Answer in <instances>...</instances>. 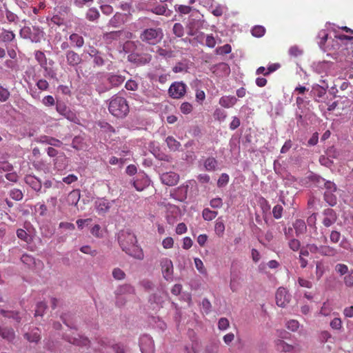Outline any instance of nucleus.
Instances as JSON below:
<instances>
[{"label": "nucleus", "instance_id": "obj_1", "mask_svg": "<svg viewBox=\"0 0 353 353\" xmlns=\"http://www.w3.org/2000/svg\"><path fill=\"white\" fill-rule=\"evenodd\" d=\"M118 241L122 250L127 254L139 260L143 259V252L137 245V237L133 233L121 231L118 236Z\"/></svg>", "mask_w": 353, "mask_h": 353}, {"label": "nucleus", "instance_id": "obj_2", "mask_svg": "<svg viewBox=\"0 0 353 353\" xmlns=\"http://www.w3.org/2000/svg\"><path fill=\"white\" fill-rule=\"evenodd\" d=\"M108 110L114 117L123 118L129 113L130 107L125 98L115 94L110 99Z\"/></svg>", "mask_w": 353, "mask_h": 353}, {"label": "nucleus", "instance_id": "obj_3", "mask_svg": "<svg viewBox=\"0 0 353 353\" xmlns=\"http://www.w3.org/2000/svg\"><path fill=\"white\" fill-rule=\"evenodd\" d=\"M321 239V241L325 243L324 245L318 246L314 243H310L306 245V248L309 250L310 253L319 254L325 256H334L338 254V251L336 248L326 244L327 239L325 236H322Z\"/></svg>", "mask_w": 353, "mask_h": 353}, {"label": "nucleus", "instance_id": "obj_4", "mask_svg": "<svg viewBox=\"0 0 353 353\" xmlns=\"http://www.w3.org/2000/svg\"><path fill=\"white\" fill-rule=\"evenodd\" d=\"M163 37V31L160 28H146L139 36L141 41L148 45H156L160 42Z\"/></svg>", "mask_w": 353, "mask_h": 353}, {"label": "nucleus", "instance_id": "obj_5", "mask_svg": "<svg viewBox=\"0 0 353 353\" xmlns=\"http://www.w3.org/2000/svg\"><path fill=\"white\" fill-rule=\"evenodd\" d=\"M69 334H65L66 340L74 345L79 346H88L90 345V341L87 337L80 335L76 332V329L70 327Z\"/></svg>", "mask_w": 353, "mask_h": 353}, {"label": "nucleus", "instance_id": "obj_6", "mask_svg": "<svg viewBox=\"0 0 353 353\" xmlns=\"http://www.w3.org/2000/svg\"><path fill=\"white\" fill-rule=\"evenodd\" d=\"M160 266L163 278L166 281H172L174 272L172 261L168 258H163L160 260Z\"/></svg>", "mask_w": 353, "mask_h": 353}, {"label": "nucleus", "instance_id": "obj_7", "mask_svg": "<svg viewBox=\"0 0 353 353\" xmlns=\"http://www.w3.org/2000/svg\"><path fill=\"white\" fill-rule=\"evenodd\" d=\"M186 92V85L183 82H174L168 90L169 95L173 99H180Z\"/></svg>", "mask_w": 353, "mask_h": 353}, {"label": "nucleus", "instance_id": "obj_8", "mask_svg": "<svg viewBox=\"0 0 353 353\" xmlns=\"http://www.w3.org/2000/svg\"><path fill=\"white\" fill-rule=\"evenodd\" d=\"M140 349L142 353H154V341L149 335H143L140 339Z\"/></svg>", "mask_w": 353, "mask_h": 353}, {"label": "nucleus", "instance_id": "obj_9", "mask_svg": "<svg viewBox=\"0 0 353 353\" xmlns=\"http://www.w3.org/2000/svg\"><path fill=\"white\" fill-rule=\"evenodd\" d=\"M290 294L284 288H279L275 295L276 305L279 307H284L290 301Z\"/></svg>", "mask_w": 353, "mask_h": 353}, {"label": "nucleus", "instance_id": "obj_10", "mask_svg": "<svg viewBox=\"0 0 353 353\" xmlns=\"http://www.w3.org/2000/svg\"><path fill=\"white\" fill-rule=\"evenodd\" d=\"M322 223L328 228L333 225L337 220V215L335 211L331 208H326L323 212Z\"/></svg>", "mask_w": 353, "mask_h": 353}, {"label": "nucleus", "instance_id": "obj_11", "mask_svg": "<svg viewBox=\"0 0 353 353\" xmlns=\"http://www.w3.org/2000/svg\"><path fill=\"white\" fill-rule=\"evenodd\" d=\"M179 180L178 174L174 172H165L161 176V182L168 186L175 185Z\"/></svg>", "mask_w": 353, "mask_h": 353}, {"label": "nucleus", "instance_id": "obj_12", "mask_svg": "<svg viewBox=\"0 0 353 353\" xmlns=\"http://www.w3.org/2000/svg\"><path fill=\"white\" fill-rule=\"evenodd\" d=\"M128 59L130 61L141 65L148 63L151 61L152 57L150 54H131L128 56Z\"/></svg>", "mask_w": 353, "mask_h": 353}, {"label": "nucleus", "instance_id": "obj_13", "mask_svg": "<svg viewBox=\"0 0 353 353\" xmlns=\"http://www.w3.org/2000/svg\"><path fill=\"white\" fill-rule=\"evenodd\" d=\"M132 184L137 191L141 192L149 186L150 180L145 174H141L139 175L137 179L133 181Z\"/></svg>", "mask_w": 353, "mask_h": 353}, {"label": "nucleus", "instance_id": "obj_14", "mask_svg": "<svg viewBox=\"0 0 353 353\" xmlns=\"http://www.w3.org/2000/svg\"><path fill=\"white\" fill-rule=\"evenodd\" d=\"M24 181L27 185L32 188L36 192H39L41 191L42 184L41 181L33 175H26L24 177Z\"/></svg>", "mask_w": 353, "mask_h": 353}, {"label": "nucleus", "instance_id": "obj_15", "mask_svg": "<svg viewBox=\"0 0 353 353\" xmlns=\"http://www.w3.org/2000/svg\"><path fill=\"white\" fill-rule=\"evenodd\" d=\"M67 63L70 66H76L79 65L81 61V57L73 50H68L65 53Z\"/></svg>", "mask_w": 353, "mask_h": 353}, {"label": "nucleus", "instance_id": "obj_16", "mask_svg": "<svg viewBox=\"0 0 353 353\" xmlns=\"http://www.w3.org/2000/svg\"><path fill=\"white\" fill-rule=\"evenodd\" d=\"M127 14H122L121 12H117L110 19L109 21V24L114 28L119 26L121 24H123L127 19Z\"/></svg>", "mask_w": 353, "mask_h": 353}, {"label": "nucleus", "instance_id": "obj_17", "mask_svg": "<svg viewBox=\"0 0 353 353\" xmlns=\"http://www.w3.org/2000/svg\"><path fill=\"white\" fill-rule=\"evenodd\" d=\"M95 207L99 214H105L110 210L111 204L106 199H100L96 201Z\"/></svg>", "mask_w": 353, "mask_h": 353}, {"label": "nucleus", "instance_id": "obj_18", "mask_svg": "<svg viewBox=\"0 0 353 353\" xmlns=\"http://www.w3.org/2000/svg\"><path fill=\"white\" fill-rule=\"evenodd\" d=\"M0 336L8 342L12 341L15 338V333L12 328L0 326Z\"/></svg>", "mask_w": 353, "mask_h": 353}, {"label": "nucleus", "instance_id": "obj_19", "mask_svg": "<svg viewBox=\"0 0 353 353\" xmlns=\"http://www.w3.org/2000/svg\"><path fill=\"white\" fill-rule=\"evenodd\" d=\"M238 99L234 96H223L219 99V104L225 108L233 107L237 102Z\"/></svg>", "mask_w": 353, "mask_h": 353}, {"label": "nucleus", "instance_id": "obj_20", "mask_svg": "<svg viewBox=\"0 0 353 353\" xmlns=\"http://www.w3.org/2000/svg\"><path fill=\"white\" fill-rule=\"evenodd\" d=\"M275 346L276 350L283 352H291L294 351L295 347L292 345L287 343L281 339L275 341Z\"/></svg>", "mask_w": 353, "mask_h": 353}, {"label": "nucleus", "instance_id": "obj_21", "mask_svg": "<svg viewBox=\"0 0 353 353\" xmlns=\"http://www.w3.org/2000/svg\"><path fill=\"white\" fill-rule=\"evenodd\" d=\"M152 13L158 15L169 16L170 11L168 9L166 4H159L153 6L150 10Z\"/></svg>", "mask_w": 353, "mask_h": 353}, {"label": "nucleus", "instance_id": "obj_22", "mask_svg": "<svg viewBox=\"0 0 353 353\" xmlns=\"http://www.w3.org/2000/svg\"><path fill=\"white\" fill-rule=\"evenodd\" d=\"M24 337L30 343H38L41 339L40 331L34 328L30 332L26 333Z\"/></svg>", "mask_w": 353, "mask_h": 353}, {"label": "nucleus", "instance_id": "obj_23", "mask_svg": "<svg viewBox=\"0 0 353 353\" xmlns=\"http://www.w3.org/2000/svg\"><path fill=\"white\" fill-rule=\"evenodd\" d=\"M296 236L303 234L307 230V226L303 220L297 219L293 224Z\"/></svg>", "mask_w": 353, "mask_h": 353}, {"label": "nucleus", "instance_id": "obj_24", "mask_svg": "<svg viewBox=\"0 0 353 353\" xmlns=\"http://www.w3.org/2000/svg\"><path fill=\"white\" fill-rule=\"evenodd\" d=\"M0 314L5 318L12 319L16 322L19 323L21 321V316L19 313L17 311L5 310L3 309L0 310Z\"/></svg>", "mask_w": 353, "mask_h": 353}, {"label": "nucleus", "instance_id": "obj_25", "mask_svg": "<svg viewBox=\"0 0 353 353\" xmlns=\"http://www.w3.org/2000/svg\"><path fill=\"white\" fill-rule=\"evenodd\" d=\"M124 34V31L123 30H118V31H112L110 32H106L103 35V39L107 42H112L114 40H117L122 37L123 34Z\"/></svg>", "mask_w": 353, "mask_h": 353}, {"label": "nucleus", "instance_id": "obj_26", "mask_svg": "<svg viewBox=\"0 0 353 353\" xmlns=\"http://www.w3.org/2000/svg\"><path fill=\"white\" fill-rule=\"evenodd\" d=\"M69 39L71 41L72 44L78 48L83 47V46L84 45V39L83 37L77 33H72V34H70Z\"/></svg>", "mask_w": 353, "mask_h": 353}, {"label": "nucleus", "instance_id": "obj_27", "mask_svg": "<svg viewBox=\"0 0 353 353\" xmlns=\"http://www.w3.org/2000/svg\"><path fill=\"white\" fill-rule=\"evenodd\" d=\"M108 81L111 85L117 87L123 83L125 77L120 74H110L108 78Z\"/></svg>", "mask_w": 353, "mask_h": 353}, {"label": "nucleus", "instance_id": "obj_28", "mask_svg": "<svg viewBox=\"0 0 353 353\" xmlns=\"http://www.w3.org/2000/svg\"><path fill=\"white\" fill-rule=\"evenodd\" d=\"M217 166V161L214 157H208L204 161V167L207 171H214Z\"/></svg>", "mask_w": 353, "mask_h": 353}, {"label": "nucleus", "instance_id": "obj_29", "mask_svg": "<svg viewBox=\"0 0 353 353\" xmlns=\"http://www.w3.org/2000/svg\"><path fill=\"white\" fill-rule=\"evenodd\" d=\"M35 59L40 65L47 71V59L45 54L43 52L38 50L35 52Z\"/></svg>", "mask_w": 353, "mask_h": 353}, {"label": "nucleus", "instance_id": "obj_30", "mask_svg": "<svg viewBox=\"0 0 353 353\" xmlns=\"http://www.w3.org/2000/svg\"><path fill=\"white\" fill-rule=\"evenodd\" d=\"M165 141L168 148L173 151L178 150L181 146V143L171 136L168 137L165 139Z\"/></svg>", "mask_w": 353, "mask_h": 353}, {"label": "nucleus", "instance_id": "obj_31", "mask_svg": "<svg viewBox=\"0 0 353 353\" xmlns=\"http://www.w3.org/2000/svg\"><path fill=\"white\" fill-rule=\"evenodd\" d=\"M214 231L219 237H222L225 231V225L221 218H219L215 223Z\"/></svg>", "mask_w": 353, "mask_h": 353}, {"label": "nucleus", "instance_id": "obj_32", "mask_svg": "<svg viewBox=\"0 0 353 353\" xmlns=\"http://www.w3.org/2000/svg\"><path fill=\"white\" fill-rule=\"evenodd\" d=\"M217 214H218V212L216 211H212V210H210L209 208H205L203 210L202 215H203V218L205 221H212L216 216Z\"/></svg>", "mask_w": 353, "mask_h": 353}, {"label": "nucleus", "instance_id": "obj_33", "mask_svg": "<svg viewBox=\"0 0 353 353\" xmlns=\"http://www.w3.org/2000/svg\"><path fill=\"white\" fill-rule=\"evenodd\" d=\"M251 32L255 37H261L265 33V28L262 26H255L252 28Z\"/></svg>", "mask_w": 353, "mask_h": 353}, {"label": "nucleus", "instance_id": "obj_34", "mask_svg": "<svg viewBox=\"0 0 353 353\" xmlns=\"http://www.w3.org/2000/svg\"><path fill=\"white\" fill-rule=\"evenodd\" d=\"M21 260L24 264L27 265L28 267H32L36 264L35 259L28 254H23L21 258Z\"/></svg>", "mask_w": 353, "mask_h": 353}, {"label": "nucleus", "instance_id": "obj_35", "mask_svg": "<svg viewBox=\"0 0 353 353\" xmlns=\"http://www.w3.org/2000/svg\"><path fill=\"white\" fill-rule=\"evenodd\" d=\"M172 32L177 37H182L184 35V28L180 23H176L173 26Z\"/></svg>", "mask_w": 353, "mask_h": 353}, {"label": "nucleus", "instance_id": "obj_36", "mask_svg": "<svg viewBox=\"0 0 353 353\" xmlns=\"http://www.w3.org/2000/svg\"><path fill=\"white\" fill-rule=\"evenodd\" d=\"M46 308H47V305H46V303H44L43 301L39 302L37 304L34 316H42L43 315Z\"/></svg>", "mask_w": 353, "mask_h": 353}, {"label": "nucleus", "instance_id": "obj_37", "mask_svg": "<svg viewBox=\"0 0 353 353\" xmlns=\"http://www.w3.org/2000/svg\"><path fill=\"white\" fill-rule=\"evenodd\" d=\"M10 196L15 201H21L23 197V194L21 190L14 188L10 191Z\"/></svg>", "mask_w": 353, "mask_h": 353}, {"label": "nucleus", "instance_id": "obj_38", "mask_svg": "<svg viewBox=\"0 0 353 353\" xmlns=\"http://www.w3.org/2000/svg\"><path fill=\"white\" fill-rule=\"evenodd\" d=\"M99 17V11L94 8H90L86 13V18L89 21H94Z\"/></svg>", "mask_w": 353, "mask_h": 353}, {"label": "nucleus", "instance_id": "obj_39", "mask_svg": "<svg viewBox=\"0 0 353 353\" xmlns=\"http://www.w3.org/2000/svg\"><path fill=\"white\" fill-rule=\"evenodd\" d=\"M1 40L3 42H10L14 39L15 34L12 31L4 30L1 34Z\"/></svg>", "mask_w": 353, "mask_h": 353}, {"label": "nucleus", "instance_id": "obj_40", "mask_svg": "<svg viewBox=\"0 0 353 353\" xmlns=\"http://www.w3.org/2000/svg\"><path fill=\"white\" fill-rule=\"evenodd\" d=\"M193 110V106L191 103L188 102H183L181 103L180 106L181 112L184 114H188L192 112Z\"/></svg>", "mask_w": 353, "mask_h": 353}, {"label": "nucleus", "instance_id": "obj_41", "mask_svg": "<svg viewBox=\"0 0 353 353\" xmlns=\"http://www.w3.org/2000/svg\"><path fill=\"white\" fill-rule=\"evenodd\" d=\"M216 51L218 54H221V55L227 54H229L231 52L232 48H231L230 45L225 44L223 46H221V47H219L218 48H216Z\"/></svg>", "mask_w": 353, "mask_h": 353}, {"label": "nucleus", "instance_id": "obj_42", "mask_svg": "<svg viewBox=\"0 0 353 353\" xmlns=\"http://www.w3.org/2000/svg\"><path fill=\"white\" fill-rule=\"evenodd\" d=\"M69 199H72V204L77 205L79 198L80 192L79 190H73L68 195Z\"/></svg>", "mask_w": 353, "mask_h": 353}, {"label": "nucleus", "instance_id": "obj_43", "mask_svg": "<svg viewBox=\"0 0 353 353\" xmlns=\"http://www.w3.org/2000/svg\"><path fill=\"white\" fill-rule=\"evenodd\" d=\"M286 327L292 332H296L299 327V323L296 320H290L287 322Z\"/></svg>", "mask_w": 353, "mask_h": 353}, {"label": "nucleus", "instance_id": "obj_44", "mask_svg": "<svg viewBox=\"0 0 353 353\" xmlns=\"http://www.w3.org/2000/svg\"><path fill=\"white\" fill-rule=\"evenodd\" d=\"M112 276L115 279L121 280L125 278V272L120 268H114L112 271Z\"/></svg>", "mask_w": 353, "mask_h": 353}, {"label": "nucleus", "instance_id": "obj_45", "mask_svg": "<svg viewBox=\"0 0 353 353\" xmlns=\"http://www.w3.org/2000/svg\"><path fill=\"white\" fill-rule=\"evenodd\" d=\"M229 181V176L226 173H223L217 181V185L219 187L225 186Z\"/></svg>", "mask_w": 353, "mask_h": 353}, {"label": "nucleus", "instance_id": "obj_46", "mask_svg": "<svg viewBox=\"0 0 353 353\" xmlns=\"http://www.w3.org/2000/svg\"><path fill=\"white\" fill-rule=\"evenodd\" d=\"M283 207L280 205H276L272 209L273 216L278 219L282 216Z\"/></svg>", "mask_w": 353, "mask_h": 353}, {"label": "nucleus", "instance_id": "obj_47", "mask_svg": "<svg viewBox=\"0 0 353 353\" xmlns=\"http://www.w3.org/2000/svg\"><path fill=\"white\" fill-rule=\"evenodd\" d=\"M194 264L198 271L201 274H206V270L203 261L198 258L194 259Z\"/></svg>", "mask_w": 353, "mask_h": 353}, {"label": "nucleus", "instance_id": "obj_48", "mask_svg": "<svg viewBox=\"0 0 353 353\" xmlns=\"http://www.w3.org/2000/svg\"><path fill=\"white\" fill-rule=\"evenodd\" d=\"M175 10L181 14H186L191 12L192 8L189 6L179 5L175 7Z\"/></svg>", "mask_w": 353, "mask_h": 353}, {"label": "nucleus", "instance_id": "obj_49", "mask_svg": "<svg viewBox=\"0 0 353 353\" xmlns=\"http://www.w3.org/2000/svg\"><path fill=\"white\" fill-rule=\"evenodd\" d=\"M341 239V233L336 230H332L330 234V241L333 243H337Z\"/></svg>", "mask_w": 353, "mask_h": 353}, {"label": "nucleus", "instance_id": "obj_50", "mask_svg": "<svg viewBox=\"0 0 353 353\" xmlns=\"http://www.w3.org/2000/svg\"><path fill=\"white\" fill-rule=\"evenodd\" d=\"M80 251L84 254H90L91 256H96L97 254V250H92L90 245H83L80 248Z\"/></svg>", "mask_w": 353, "mask_h": 353}, {"label": "nucleus", "instance_id": "obj_51", "mask_svg": "<svg viewBox=\"0 0 353 353\" xmlns=\"http://www.w3.org/2000/svg\"><path fill=\"white\" fill-rule=\"evenodd\" d=\"M125 87L128 90L135 91L138 89L139 85L135 81L130 79L125 83Z\"/></svg>", "mask_w": 353, "mask_h": 353}, {"label": "nucleus", "instance_id": "obj_52", "mask_svg": "<svg viewBox=\"0 0 353 353\" xmlns=\"http://www.w3.org/2000/svg\"><path fill=\"white\" fill-rule=\"evenodd\" d=\"M92 53L94 54V62L97 65H103L104 64V60L103 57L99 54L98 52L96 50H92Z\"/></svg>", "mask_w": 353, "mask_h": 353}, {"label": "nucleus", "instance_id": "obj_53", "mask_svg": "<svg viewBox=\"0 0 353 353\" xmlns=\"http://www.w3.org/2000/svg\"><path fill=\"white\" fill-rule=\"evenodd\" d=\"M298 283L301 287L306 288H312V283L309 280H307L305 279L299 277L298 278Z\"/></svg>", "mask_w": 353, "mask_h": 353}, {"label": "nucleus", "instance_id": "obj_54", "mask_svg": "<svg viewBox=\"0 0 353 353\" xmlns=\"http://www.w3.org/2000/svg\"><path fill=\"white\" fill-rule=\"evenodd\" d=\"M288 244H289V247L290 248V249L292 250L293 251L299 250L301 247L300 241L295 239H291L289 241Z\"/></svg>", "mask_w": 353, "mask_h": 353}, {"label": "nucleus", "instance_id": "obj_55", "mask_svg": "<svg viewBox=\"0 0 353 353\" xmlns=\"http://www.w3.org/2000/svg\"><path fill=\"white\" fill-rule=\"evenodd\" d=\"M162 245L165 249L172 248L174 245V240L172 237H166L162 241Z\"/></svg>", "mask_w": 353, "mask_h": 353}, {"label": "nucleus", "instance_id": "obj_56", "mask_svg": "<svg viewBox=\"0 0 353 353\" xmlns=\"http://www.w3.org/2000/svg\"><path fill=\"white\" fill-rule=\"evenodd\" d=\"M10 97V92L9 91L0 86V101H6Z\"/></svg>", "mask_w": 353, "mask_h": 353}, {"label": "nucleus", "instance_id": "obj_57", "mask_svg": "<svg viewBox=\"0 0 353 353\" xmlns=\"http://www.w3.org/2000/svg\"><path fill=\"white\" fill-rule=\"evenodd\" d=\"M229 321L226 318H221L218 323L219 330H225L229 327Z\"/></svg>", "mask_w": 353, "mask_h": 353}, {"label": "nucleus", "instance_id": "obj_58", "mask_svg": "<svg viewBox=\"0 0 353 353\" xmlns=\"http://www.w3.org/2000/svg\"><path fill=\"white\" fill-rule=\"evenodd\" d=\"M336 271L341 275H344L348 272V268L345 264H337L335 267Z\"/></svg>", "mask_w": 353, "mask_h": 353}, {"label": "nucleus", "instance_id": "obj_59", "mask_svg": "<svg viewBox=\"0 0 353 353\" xmlns=\"http://www.w3.org/2000/svg\"><path fill=\"white\" fill-rule=\"evenodd\" d=\"M330 326L332 329L340 330L342 327V321L340 318H334L330 322Z\"/></svg>", "mask_w": 353, "mask_h": 353}, {"label": "nucleus", "instance_id": "obj_60", "mask_svg": "<svg viewBox=\"0 0 353 353\" xmlns=\"http://www.w3.org/2000/svg\"><path fill=\"white\" fill-rule=\"evenodd\" d=\"M100 8L102 13L105 15H110L113 12V8L110 5L103 4Z\"/></svg>", "mask_w": 353, "mask_h": 353}, {"label": "nucleus", "instance_id": "obj_61", "mask_svg": "<svg viewBox=\"0 0 353 353\" xmlns=\"http://www.w3.org/2000/svg\"><path fill=\"white\" fill-rule=\"evenodd\" d=\"M205 45L212 48L216 46V40L212 34L207 35L205 39Z\"/></svg>", "mask_w": 353, "mask_h": 353}, {"label": "nucleus", "instance_id": "obj_62", "mask_svg": "<svg viewBox=\"0 0 353 353\" xmlns=\"http://www.w3.org/2000/svg\"><path fill=\"white\" fill-rule=\"evenodd\" d=\"M37 86L41 90H46L49 87V84L45 79H39L37 83Z\"/></svg>", "mask_w": 353, "mask_h": 353}, {"label": "nucleus", "instance_id": "obj_63", "mask_svg": "<svg viewBox=\"0 0 353 353\" xmlns=\"http://www.w3.org/2000/svg\"><path fill=\"white\" fill-rule=\"evenodd\" d=\"M187 226L184 223H179L176 227V233L177 234H183L187 232Z\"/></svg>", "mask_w": 353, "mask_h": 353}, {"label": "nucleus", "instance_id": "obj_64", "mask_svg": "<svg viewBox=\"0 0 353 353\" xmlns=\"http://www.w3.org/2000/svg\"><path fill=\"white\" fill-rule=\"evenodd\" d=\"M344 282L347 286L353 285V270L350 271L349 274L344 277Z\"/></svg>", "mask_w": 353, "mask_h": 353}]
</instances>
